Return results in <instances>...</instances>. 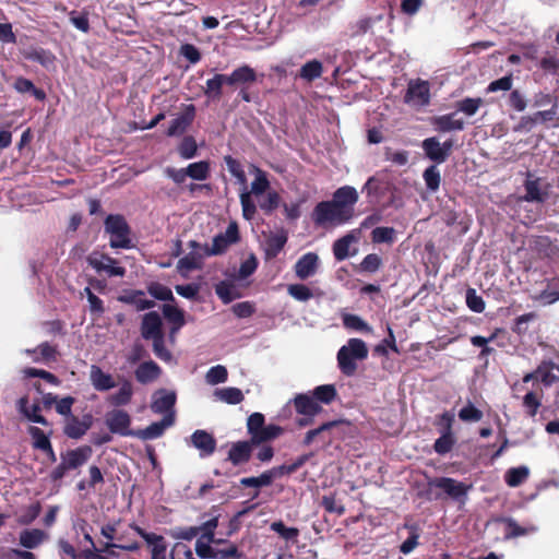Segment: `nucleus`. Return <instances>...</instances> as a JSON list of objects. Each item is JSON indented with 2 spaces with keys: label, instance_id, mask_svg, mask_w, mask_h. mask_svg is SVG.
Returning a JSON list of instances; mask_svg holds the SVG:
<instances>
[{
  "label": "nucleus",
  "instance_id": "nucleus-46",
  "mask_svg": "<svg viewBox=\"0 0 559 559\" xmlns=\"http://www.w3.org/2000/svg\"><path fill=\"white\" fill-rule=\"evenodd\" d=\"M338 424L336 420L326 421L320 425L319 427L309 430L302 443L305 445H310L317 438H320L322 441H326L328 438H325V433L330 431L333 427H335Z\"/></svg>",
  "mask_w": 559,
  "mask_h": 559
},
{
  "label": "nucleus",
  "instance_id": "nucleus-25",
  "mask_svg": "<svg viewBox=\"0 0 559 559\" xmlns=\"http://www.w3.org/2000/svg\"><path fill=\"white\" fill-rule=\"evenodd\" d=\"M250 441H238L234 443L228 452V460L235 465L247 463L251 457L252 447Z\"/></svg>",
  "mask_w": 559,
  "mask_h": 559
},
{
  "label": "nucleus",
  "instance_id": "nucleus-4",
  "mask_svg": "<svg viewBox=\"0 0 559 559\" xmlns=\"http://www.w3.org/2000/svg\"><path fill=\"white\" fill-rule=\"evenodd\" d=\"M354 210H342L336 203L331 201L319 202L312 212V219L316 225L325 224L343 225L353 216Z\"/></svg>",
  "mask_w": 559,
  "mask_h": 559
},
{
  "label": "nucleus",
  "instance_id": "nucleus-17",
  "mask_svg": "<svg viewBox=\"0 0 559 559\" xmlns=\"http://www.w3.org/2000/svg\"><path fill=\"white\" fill-rule=\"evenodd\" d=\"M92 448L88 445L79 447L69 450L60 455V460L64 462L68 469H76L83 466L92 456Z\"/></svg>",
  "mask_w": 559,
  "mask_h": 559
},
{
  "label": "nucleus",
  "instance_id": "nucleus-61",
  "mask_svg": "<svg viewBox=\"0 0 559 559\" xmlns=\"http://www.w3.org/2000/svg\"><path fill=\"white\" fill-rule=\"evenodd\" d=\"M39 356L33 357L34 362L56 360L57 348L48 342H44L37 346Z\"/></svg>",
  "mask_w": 559,
  "mask_h": 559
},
{
  "label": "nucleus",
  "instance_id": "nucleus-59",
  "mask_svg": "<svg viewBox=\"0 0 559 559\" xmlns=\"http://www.w3.org/2000/svg\"><path fill=\"white\" fill-rule=\"evenodd\" d=\"M218 526V515L211 518L210 520L202 523L200 527V538L207 540L209 543H216L215 530Z\"/></svg>",
  "mask_w": 559,
  "mask_h": 559
},
{
  "label": "nucleus",
  "instance_id": "nucleus-42",
  "mask_svg": "<svg viewBox=\"0 0 559 559\" xmlns=\"http://www.w3.org/2000/svg\"><path fill=\"white\" fill-rule=\"evenodd\" d=\"M265 426L264 415L261 413H253L247 420L248 432L251 436V442L257 444L258 437L263 431Z\"/></svg>",
  "mask_w": 559,
  "mask_h": 559
},
{
  "label": "nucleus",
  "instance_id": "nucleus-5",
  "mask_svg": "<svg viewBox=\"0 0 559 559\" xmlns=\"http://www.w3.org/2000/svg\"><path fill=\"white\" fill-rule=\"evenodd\" d=\"M86 262L99 275L106 274L108 277H123L126 275V269L106 253L94 250L86 257Z\"/></svg>",
  "mask_w": 559,
  "mask_h": 559
},
{
  "label": "nucleus",
  "instance_id": "nucleus-2",
  "mask_svg": "<svg viewBox=\"0 0 559 559\" xmlns=\"http://www.w3.org/2000/svg\"><path fill=\"white\" fill-rule=\"evenodd\" d=\"M368 354L369 350L366 342L361 338H349L336 354L340 371L346 377L355 376L358 368L357 362L367 359Z\"/></svg>",
  "mask_w": 559,
  "mask_h": 559
},
{
  "label": "nucleus",
  "instance_id": "nucleus-56",
  "mask_svg": "<svg viewBox=\"0 0 559 559\" xmlns=\"http://www.w3.org/2000/svg\"><path fill=\"white\" fill-rule=\"evenodd\" d=\"M258 267V260L254 254H250L248 259L241 262L240 267L235 275L238 281H243L251 276Z\"/></svg>",
  "mask_w": 559,
  "mask_h": 559
},
{
  "label": "nucleus",
  "instance_id": "nucleus-26",
  "mask_svg": "<svg viewBox=\"0 0 559 559\" xmlns=\"http://www.w3.org/2000/svg\"><path fill=\"white\" fill-rule=\"evenodd\" d=\"M525 194L521 198L527 202H544L547 193L542 190L540 179L527 174L524 182Z\"/></svg>",
  "mask_w": 559,
  "mask_h": 559
},
{
  "label": "nucleus",
  "instance_id": "nucleus-24",
  "mask_svg": "<svg viewBox=\"0 0 559 559\" xmlns=\"http://www.w3.org/2000/svg\"><path fill=\"white\" fill-rule=\"evenodd\" d=\"M421 148L425 156L436 165L447 160L445 154L441 147V143L437 136H430L421 142Z\"/></svg>",
  "mask_w": 559,
  "mask_h": 559
},
{
  "label": "nucleus",
  "instance_id": "nucleus-60",
  "mask_svg": "<svg viewBox=\"0 0 559 559\" xmlns=\"http://www.w3.org/2000/svg\"><path fill=\"white\" fill-rule=\"evenodd\" d=\"M465 300L468 309L473 312L481 313L485 310V301L474 288L466 289Z\"/></svg>",
  "mask_w": 559,
  "mask_h": 559
},
{
  "label": "nucleus",
  "instance_id": "nucleus-49",
  "mask_svg": "<svg viewBox=\"0 0 559 559\" xmlns=\"http://www.w3.org/2000/svg\"><path fill=\"white\" fill-rule=\"evenodd\" d=\"M147 293L153 298L162 301H173L175 299L171 289L158 282L150 283Z\"/></svg>",
  "mask_w": 559,
  "mask_h": 559
},
{
  "label": "nucleus",
  "instance_id": "nucleus-11",
  "mask_svg": "<svg viewBox=\"0 0 559 559\" xmlns=\"http://www.w3.org/2000/svg\"><path fill=\"white\" fill-rule=\"evenodd\" d=\"M189 444L199 450L200 457H209L216 450V440L206 430L198 429L195 430L189 439Z\"/></svg>",
  "mask_w": 559,
  "mask_h": 559
},
{
  "label": "nucleus",
  "instance_id": "nucleus-3",
  "mask_svg": "<svg viewBox=\"0 0 559 559\" xmlns=\"http://www.w3.org/2000/svg\"><path fill=\"white\" fill-rule=\"evenodd\" d=\"M105 233L110 235L109 246L112 249H130L131 229L127 219L120 214H109L104 221Z\"/></svg>",
  "mask_w": 559,
  "mask_h": 559
},
{
  "label": "nucleus",
  "instance_id": "nucleus-15",
  "mask_svg": "<svg viewBox=\"0 0 559 559\" xmlns=\"http://www.w3.org/2000/svg\"><path fill=\"white\" fill-rule=\"evenodd\" d=\"M163 321L158 312L150 311L145 313L141 322V335L144 340H152L164 334Z\"/></svg>",
  "mask_w": 559,
  "mask_h": 559
},
{
  "label": "nucleus",
  "instance_id": "nucleus-13",
  "mask_svg": "<svg viewBox=\"0 0 559 559\" xmlns=\"http://www.w3.org/2000/svg\"><path fill=\"white\" fill-rule=\"evenodd\" d=\"M195 117L194 105H188L183 112L179 114L175 119L171 120L166 134L168 136H178L183 134L187 129L191 126Z\"/></svg>",
  "mask_w": 559,
  "mask_h": 559
},
{
  "label": "nucleus",
  "instance_id": "nucleus-14",
  "mask_svg": "<svg viewBox=\"0 0 559 559\" xmlns=\"http://www.w3.org/2000/svg\"><path fill=\"white\" fill-rule=\"evenodd\" d=\"M319 255L314 252H307L295 263V274L299 280H307L313 276L319 267Z\"/></svg>",
  "mask_w": 559,
  "mask_h": 559
},
{
  "label": "nucleus",
  "instance_id": "nucleus-48",
  "mask_svg": "<svg viewBox=\"0 0 559 559\" xmlns=\"http://www.w3.org/2000/svg\"><path fill=\"white\" fill-rule=\"evenodd\" d=\"M423 178L428 191L432 193L438 191L441 182V176L437 165H430L427 167L423 174Z\"/></svg>",
  "mask_w": 559,
  "mask_h": 559
},
{
  "label": "nucleus",
  "instance_id": "nucleus-38",
  "mask_svg": "<svg viewBox=\"0 0 559 559\" xmlns=\"http://www.w3.org/2000/svg\"><path fill=\"white\" fill-rule=\"evenodd\" d=\"M214 396L226 404L237 405L243 401L242 391L238 388H222L214 391Z\"/></svg>",
  "mask_w": 559,
  "mask_h": 559
},
{
  "label": "nucleus",
  "instance_id": "nucleus-34",
  "mask_svg": "<svg viewBox=\"0 0 559 559\" xmlns=\"http://www.w3.org/2000/svg\"><path fill=\"white\" fill-rule=\"evenodd\" d=\"M46 538L44 531L39 528L24 530L20 533V545L26 549L38 547Z\"/></svg>",
  "mask_w": 559,
  "mask_h": 559
},
{
  "label": "nucleus",
  "instance_id": "nucleus-6",
  "mask_svg": "<svg viewBox=\"0 0 559 559\" xmlns=\"http://www.w3.org/2000/svg\"><path fill=\"white\" fill-rule=\"evenodd\" d=\"M404 103L412 108L421 109L430 103V85L420 79L411 80L404 95Z\"/></svg>",
  "mask_w": 559,
  "mask_h": 559
},
{
  "label": "nucleus",
  "instance_id": "nucleus-50",
  "mask_svg": "<svg viewBox=\"0 0 559 559\" xmlns=\"http://www.w3.org/2000/svg\"><path fill=\"white\" fill-rule=\"evenodd\" d=\"M255 178L251 182V191L250 195L254 194L257 197L263 194L270 188V181L266 177L265 171L260 168H254Z\"/></svg>",
  "mask_w": 559,
  "mask_h": 559
},
{
  "label": "nucleus",
  "instance_id": "nucleus-10",
  "mask_svg": "<svg viewBox=\"0 0 559 559\" xmlns=\"http://www.w3.org/2000/svg\"><path fill=\"white\" fill-rule=\"evenodd\" d=\"M175 423V415L173 413L167 414L163 417L162 420L152 423L144 429L135 430L134 438L141 439L143 441L154 440L160 438L165 430L171 427Z\"/></svg>",
  "mask_w": 559,
  "mask_h": 559
},
{
  "label": "nucleus",
  "instance_id": "nucleus-55",
  "mask_svg": "<svg viewBox=\"0 0 559 559\" xmlns=\"http://www.w3.org/2000/svg\"><path fill=\"white\" fill-rule=\"evenodd\" d=\"M481 104H483V99L479 97H477V98L466 97L456 103V109H457V111H461V112L465 114L466 116H473L477 112V110L479 109Z\"/></svg>",
  "mask_w": 559,
  "mask_h": 559
},
{
  "label": "nucleus",
  "instance_id": "nucleus-57",
  "mask_svg": "<svg viewBox=\"0 0 559 559\" xmlns=\"http://www.w3.org/2000/svg\"><path fill=\"white\" fill-rule=\"evenodd\" d=\"M336 396V389L333 384L319 385L313 390V399L322 403L329 404Z\"/></svg>",
  "mask_w": 559,
  "mask_h": 559
},
{
  "label": "nucleus",
  "instance_id": "nucleus-37",
  "mask_svg": "<svg viewBox=\"0 0 559 559\" xmlns=\"http://www.w3.org/2000/svg\"><path fill=\"white\" fill-rule=\"evenodd\" d=\"M530 476L527 466H518L509 468L504 474V481L509 487L515 488L521 486Z\"/></svg>",
  "mask_w": 559,
  "mask_h": 559
},
{
  "label": "nucleus",
  "instance_id": "nucleus-47",
  "mask_svg": "<svg viewBox=\"0 0 559 559\" xmlns=\"http://www.w3.org/2000/svg\"><path fill=\"white\" fill-rule=\"evenodd\" d=\"M322 75V63L318 60L306 62L299 71V76L308 82H311Z\"/></svg>",
  "mask_w": 559,
  "mask_h": 559
},
{
  "label": "nucleus",
  "instance_id": "nucleus-64",
  "mask_svg": "<svg viewBox=\"0 0 559 559\" xmlns=\"http://www.w3.org/2000/svg\"><path fill=\"white\" fill-rule=\"evenodd\" d=\"M288 294L298 301H308L313 297L311 289L304 284H290L287 288Z\"/></svg>",
  "mask_w": 559,
  "mask_h": 559
},
{
  "label": "nucleus",
  "instance_id": "nucleus-41",
  "mask_svg": "<svg viewBox=\"0 0 559 559\" xmlns=\"http://www.w3.org/2000/svg\"><path fill=\"white\" fill-rule=\"evenodd\" d=\"M162 310L164 317L174 324L173 332H178L185 325V314L182 310L169 304H165Z\"/></svg>",
  "mask_w": 559,
  "mask_h": 559
},
{
  "label": "nucleus",
  "instance_id": "nucleus-35",
  "mask_svg": "<svg viewBox=\"0 0 559 559\" xmlns=\"http://www.w3.org/2000/svg\"><path fill=\"white\" fill-rule=\"evenodd\" d=\"M227 84L226 74H215L205 83L204 94L207 98L216 100L222 97L223 85Z\"/></svg>",
  "mask_w": 559,
  "mask_h": 559
},
{
  "label": "nucleus",
  "instance_id": "nucleus-44",
  "mask_svg": "<svg viewBox=\"0 0 559 559\" xmlns=\"http://www.w3.org/2000/svg\"><path fill=\"white\" fill-rule=\"evenodd\" d=\"M14 88L19 93H31L37 100H44L46 94L43 90L37 88L34 83L25 78H17L14 82Z\"/></svg>",
  "mask_w": 559,
  "mask_h": 559
},
{
  "label": "nucleus",
  "instance_id": "nucleus-36",
  "mask_svg": "<svg viewBox=\"0 0 559 559\" xmlns=\"http://www.w3.org/2000/svg\"><path fill=\"white\" fill-rule=\"evenodd\" d=\"M357 241L354 233H348L333 243V254L337 261H344L349 257V247Z\"/></svg>",
  "mask_w": 559,
  "mask_h": 559
},
{
  "label": "nucleus",
  "instance_id": "nucleus-23",
  "mask_svg": "<svg viewBox=\"0 0 559 559\" xmlns=\"http://www.w3.org/2000/svg\"><path fill=\"white\" fill-rule=\"evenodd\" d=\"M332 201L342 210H353V206L358 201V193L354 187L343 186L335 190Z\"/></svg>",
  "mask_w": 559,
  "mask_h": 559
},
{
  "label": "nucleus",
  "instance_id": "nucleus-45",
  "mask_svg": "<svg viewBox=\"0 0 559 559\" xmlns=\"http://www.w3.org/2000/svg\"><path fill=\"white\" fill-rule=\"evenodd\" d=\"M153 343V352L155 356L166 364L176 365L177 361L174 359V356L169 349L165 346V335L157 336L151 340Z\"/></svg>",
  "mask_w": 559,
  "mask_h": 559
},
{
  "label": "nucleus",
  "instance_id": "nucleus-30",
  "mask_svg": "<svg viewBox=\"0 0 559 559\" xmlns=\"http://www.w3.org/2000/svg\"><path fill=\"white\" fill-rule=\"evenodd\" d=\"M503 522L507 525L504 539H513L516 537L534 534L538 527L531 524L528 526H521L513 518H504Z\"/></svg>",
  "mask_w": 559,
  "mask_h": 559
},
{
  "label": "nucleus",
  "instance_id": "nucleus-40",
  "mask_svg": "<svg viewBox=\"0 0 559 559\" xmlns=\"http://www.w3.org/2000/svg\"><path fill=\"white\" fill-rule=\"evenodd\" d=\"M211 167L207 160L191 163L186 167V174L189 178L197 181H204L210 177Z\"/></svg>",
  "mask_w": 559,
  "mask_h": 559
},
{
  "label": "nucleus",
  "instance_id": "nucleus-52",
  "mask_svg": "<svg viewBox=\"0 0 559 559\" xmlns=\"http://www.w3.org/2000/svg\"><path fill=\"white\" fill-rule=\"evenodd\" d=\"M227 378H228L227 369L225 366H222V365L211 367L205 374V381L207 384H211V385L224 383L227 381Z\"/></svg>",
  "mask_w": 559,
  "mask_h": 559
},
{
  "label": "nucleus",
  "instance_id": "nucleus-33",
  "mask_svg": "<svg viewBox=\"0 0 559 559\" xmlns=\"http://www.w3.org/2000/svg\"><path fill=\"white\" fill-rule=\"evenodd\" d=\"M294 402L297 413L301 415L316 416L322 411L319 403L313 397L306 394L297 395Z\"/></svg>",
  "mask_w": 559,
  "mask_h": 559
},
{
  "label": "nucleus",
  "instance_id": "nucleus-51",
  "mask_svg": "<svg viewBox=\"0 0 559 559\" xmlns=\"http://www.w3.org/2000/svg\"><path fill=\"white\" fill-rule=\"evenodd\" d=\"M28 433L33 439V447L35 449L40 451L50 449L51 442L49 437L40 428L32 426L28 429Z\"/></svg>",
  "mask_w": 559,
  "mask_h": 559
},
{
  "label": "nucleus",
  "instance_id": "nucleus-43",
  "mask_svg": "<svg viewBox=\"0 0 559 559\" xmlns=\"http://www.w3.org/2000/svg\"><path fill=\"white\" fill-rule=\"evenodd\" d=\"M202 258V254L191 251L178 261L177 269L180 273L201 269Z\"/></svg>",
  "mask_w": 559,
  "mask_h": 559
},
{
  "label": "nucleus",
  "instance_id": "nucleus-22",
  "mask_svg": "<svg viewBox=\"0 0 559 559\" xmlns=\"http://www.w3.org/2000/svg\"><path fill=\"white\" fill-rule=\"evenodd\" d=\"M160 367L153 360L144 361L138 366L134 376L138 382L147 384L159 378Z\"/></svg>",
  "mask_w": 559,
  "mask_h": 559
},
{
  "label": "nucleus",
  "instance_id": "nucleus-31",
  "mask_svg": "<svg viewBox=\"0 0 559 559\" xmlns=\"http://www.w3.org/2000/svg\"><path fill=\"white\" fill-rule=\"evenodd\" d=\"M17 407L20 413H22L28 420L40 424L43 426H47L48 421L47 419L40 415V406L39 404H33L28 407V400L27 397H21L17 401Z\"/></svg>",
  "mask_w": 559,
  "mask_h": 559
},
{
  "label": "nucleus",
  "instance_id": "nucleus-19",
  "mask_svg": "<svg viewBox=\"0 0 559 559\" xmlns=\"http://www.w3.org/2000/svg\"><path fill=\"white\" fill-rule=\"evenodd\" d=\"M22 56L29 61L37 62L46 69H50L55 66V55L41 47H28L22 50Z\"/></svg>",
  "mask_w": 559,
  "mask_h": 559
},
{
  "label": "nucleus",
  "instance_id": "nucleus-32",
  "mask_svg": "<svg viewBox=\"0 0 559 559\" xmlns=\"http://www.w3.org/2000/svg\"><path fill=\"white\" fill-rule=\"evenodd\" d=\"M215 294L225 304L241 298L238 287L230 281H221L215 285Z\"/></svg>",
  "mask_w": 559,
  "mask_h": 559
},
{
  "label": "nucleus",
  "instance_id": "nucleus-16",
  "mask_svg": "<svg viewBox=\"0 0 559 559\" xmlns=\"http://www.w3.org/2000/svg\"><path fill=\"white\" fill-rule=\"evenodd\" d=\"M175 403L176 393L173 391L162 389L155 392L151 404V408L155 414H164L165 416L167 414L173 413L175 415Z\"/></svg>",
  "mask_w": 559,
  "mask_h": 559
},
{
  "label": "nucleus",
  "instance_id": "nucleus-62",
  "mask_svg": "<svg viewBox=\"0 0 559 559\" xmlns=\"http://www.w3.org/2000/svg\"><path fill=\"white\" fill-rule=\"evenodd\" d=\"M459 418L462 421L476 423L483 418V412L474 406L473 403L468 402L467 405L460 409Z\"/></svg>",
  "mask_w": 559,
  "mask_h": 559
},
{
  "label": "nucleus",
  "instance_id": "nucleus-28",
  "mask_svg": "<svg viewBox=\"0 0 559 559\" xmlns=\"http://www.w3.org/2000/svg\"><path fill=\"white\" fill-rule=\"evenodd\" d=\"M132 396L133 385L129 380L124 379L121 382L119 390L116 393L110 394L107 397V401L110 405L120 407L128 405L131 402Z\"/></svg>",
  "mask_w": 559,
  "mask_h": 559
},
{
  "label": "nucleus",
  "instance_id": "nucleus-29",
  "mask_svg": "<svg viewBox=\"0 0 559 559\" xmlns=\"http://www.w3.org/2000/svg\"><path fill=\"white\" fill-rule=\"evenodd\" d=\"M144 295L145 293L143 290H130L124 295H121L119 297V301L134 306L138 311L152 309L155 306V302L153 300L145 299Z\"/></svg>",
  "mask_w": 559,
  "mask_h": 559
},
{
  "label": "nucleus",
  "instance_id": "nucleus-54",
  "mask_svg": "<svg viewBox=\"0 0 559 559\" xmlns=\"http://www.w3.org/2000/svg\"><path fill=\"white\" fill-rule=\"evenodd\" d=\"M455 443L453 433H440V437L433 443V450L439 455L449 453Z\"/></svg>",
  "mask_w": 559,
  "mask_h": 559
},
{
  "label": "nucleus",
  "instance_id": "nucleus-18",
  "mask_svg": "<svg viewBox=\"0 0 559 559\" xmlns=\"http://www.w3.org/2000/svg\"><path fill=\"white\" fill-rule=\"evenodd\" d=\"M90 381L98 392H106L116 386L114 377L105 372L99 366L92 365L90 369Z\"/></svg>",
  "mask_w": 559,
  "mask_h": 559
},
{
  "label": "nucleus",
  "instance_id": "nucleus-20",
  "mask_svg": "<svg viewBox=\"0 0 559 559\" xmlns=\"http://www.w3.org/2000/svg\"><path fill=\"white\" fill-rule=\"evenodd\" d=\"M432 126L438 132L461 131L464 129V121L456 118V112L441 115L432 119Z\"/></svg>",
  "mask_w": 559,
  "mask_h": 559
},
{
  "label": "nucleus",
  "instance_id": "nucleus-63",
  "mask_svg": "<svg viewBox=\"0 0 559 559\" xmlns=\"http://www.w3.org/2000/svg\"><path fill=\"white\" fill-rule=\"evenodd\" d=\"M240 204L243 218L247 221L252 219L257 213V206L251 200L250 192H248L246 189L240 193Z\"/></svg>",
  "mask_w": 559,
  "mask_h": 559
},
{
  "label": "nucleus",
  "instance_id": "nucleus-9",
  "mask_svg": "<svg viewBox=\"0 0 559 559\" xmlns=\"http://www.w3.org/2000/svg\"><path fill=\"white\" fill-rule=\"evenodd\" d=\"M132 528L147 544L151 552V559H166L167 543L162 535L148 533L138 525H133Z\"/></svg>",
  "mask_w": 559,
  "mask_h": 559
},
{
  "label": "nucleus",
  "instance_id": "nucleus-27",
  "mask_svg": "<svg viewBox=\"0 0 559 559\" xmlns=\"http://www.w3.org/2000/svg\"><path fill=\"white\" fill-rule=\"evenodd\" d=\"M257 80L255 71L245 64L237 69H235L229 75H227V85L236 86V85H247L253 83Z\"/></svg>",
  "mask_w": 559,
  "mask_h": 559
},
{
  "label": "nucleus",
  "instance_id": "nucleus-8",
  "mask_svg": "<svg viewBox=\"0 0 559 559\" xmlns=\"http://www.w3.org/2000/svg\"><path fill=\"white\" fill-rule=\"evenodd\" d=\"M105 424L110 433L122 437H134L135 430L131 429V416L120 408L109 411L105 416Z\"/></svg>",
  "mask_w": 559,
  "mask_h": 559
},
{
  "label": "nucleus",
  "instance_id": "nucleus-58",
  "mask_svg": "<svg viewBox=\"0 0 559 559\" xmlns=\"http://www.w3.org/2000/svg\"><path fill=\"white\" fill-rule=\"evenodd\" d=\"M343 324L346 329L370 333L371 328L359 317L356 314H344L343 316Z\"/></svg>",
  "mask_w": 559,
  "mask_h": 559
},
{
  "label": "nucleus",
  "instance_id": "nucleus-1",
  "mask_svg": "<svg viewBox=\"0 0 559 559\" xmlns=\"http://www.w3.org/2000/svg\"><path fill=\"white\" fill-rule=\"evenodd\" d=\"M471 489V484L451 477H435L429 478L427 481V497L430 500L450 498L453 501L464 504Z\"/></svg>",
  "mask_w": 559,
  "mask_h": 559
},
{
  "label": "nucleus",
  "instance_id": "nucleus-39",
  "mask_svg": "<svg viewBox=\"0 0 559 559\" xmlns=\"http://www.w3.org/2000/svg\"><path fill=\"white\" fill-rule=\"evenodd\" d=\"M270 530L278 534V536L286 543L294 545L298 542L299 530L297 527L286 526L283 521H275L271 523Z\"/></svg>",
  "mask_w": 559,
  "mask_h": 559
},
{
  "label": "nucleus",
  "instance_id": "nucleus-53",
  "mask_svg": "<svg viewBox=\"0 0 559 559\" xmlns=\"http://www.w3.org/2000/svg\"><path fill=\"white\" fill-rule=\"evenodd\" d=\"M178 153L183 159H191L197 156L198 145L193 136L187 135L178 146Z\"/></svg>",
  "mask_w": 559,
  "mask_h": 559
},
{
  "label": "nucleus",
  "instance_id": "nucleus-12",
  "mask_svg": "<svg viewBox=\"0 0 559 559\" xmlns=\"http://www.w3.org/2000/svg\"><path fill=\"white\" fill-rule=\"evenodd\" d=\"M93 420L94 418L91 414L83 415L81 419L75 416H70L66 420L63 433L68 438L80 439L92 427Z\"/></svg>",
  "mask_w": 559,
  "mask_h": 559
},
{
  "label": "nucleus",
  "instance_id": "nucleus-7",
  "mask_svg": "<svg viewBox=\"0 0 559 559\" xmlns=\"http://www.w3.org/2000/svg\"><path fill=\"white\" fill-rule=\"evenodd\" d=\"M239 241V230L236 223H230L225 233H221L213 238L212 246L205 245L204 254L207 257L223 254L229 246Z\"/></svg>",
  "mask_w": 559,
  "mask_h": 559
},
{
  "label": "nucleus",
  "instance_id": "nucleus-21",
  "mask_svg": "<svg viewBox=\"0 0 559 559\" xmlns=\"http://www.w3.org/2000/svg\"><path fill=\"white\" fill-rule=\"evenodd\" d=\"M288 240L287 233L285 230H280L277 233H272L266 239L264 243V253L266 259H274L278 255V253L283 250L286 242Z\"/></svg>",
  "mask_w": 559,
  "mask_h": 559
}]
</instances>
